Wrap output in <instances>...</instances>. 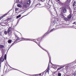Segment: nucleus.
Listing matches in <instances>:
<instances>
[{
  "label": "nucleus",
  "mask_w": 76,
  "mask_h": 76,
  "mask_svg": "<svg viewBox=\"0 0 76 76\" xmlns=\"http://www.w3.org/2000/svg\"><path fill=\"white\" fill-rule=\"evenodd\" d=\"M59 15L61 18H62L63 17V14L62 13H61Z\"/></svg>",
  "instance_id": "17"
},
{
  "label": "nucleus",
  "mask_w": 76,
  "mask_h": 76,
  "mask_svg": "<svg viewBox=\"0 0 76 76\" xmlns=\"http://www.w3.org/2000/svg\"><path fill=\"white\" fill-rule=\"evenodd\" d=\"M15 42H13L11 46L9 48H9H10V47H12V45H13L15 44V42H16V41H19L20 39L18 37H15Z\"/></svg>",
  "instance_id": "1"
},
{
  "label": "nucleus",
  "mask_w": 76,
  "mask_h": 76,
  "mask_svg": "<svg viewBox=\"0 0 76 76\" xmlns=\"http://www.w3.org/2000/svg\"><path fill=\"white\" fill-rule=\"evenodd\" d=\"M58 76H61V74L60 72H58Z\"/></svg>",
  "instance_id": "15"
},
{
  "label": "nucleus",
  "mask_w": 76,
  "mask_h": 76,
  "mask_svg": "<svg viewBox=\"0 0 76 76\" xmlns=\"http://www.w3.org/2000/svg\"><path fill=\"white\" fill-rule=\"evenodd\" d=\"M72 18V15H71V14H69L68 16V18H69V19H71V18Z\"/></svg>",
  "instance_id": "9"
},
{
  "label": "nucleus",
  "mask_w": 76,
  "mask_h": 76,
  "mask_svg": "<svg viewBox=\"0 0 76 76\" xmlns=\"http://www.w3.org/2000/svg\"><path fill=\"white\" fill-rule=\"evenodd\" d=\"M12 41L11 40H9L8 41V42L9 44H10V43H11Z\"/></svg>",
  "instance_id": "10"
},
{
  "label": "nucleus",
  "mask_w": 76,
  "mask_h": 76,
  "mask_svg": "<svg viewBox=\"0 0 76 76\" xmlns=\"http://www.w3.org/2000/svg\"><path fill=\"white\" fill-rule=\"evenodd\" d=\"M40 5H41V4L39 3H38L37 4H36V6H37V7H41L39 6Z\"/></svg>",
  "instance_id": "7"
},
{
  "label": "nucleus",
  "mask_w": 76,
  "mask_h": 76,
  "mask_svg": "<svg viewBox=\"0 0 76 76\" xmlns=\"http://www.w3.org/2000/svg\"><path fill=\"white\" fill-rule=\"evenodd\" d=\"M65 20H66V21H67L68 20H69V19L67 18H65Z\"/></svg>",
  "instance_id": "21"
},
{
  "label": "nucleus",
  "mask_w": 76,
  "mask_h": 76,
  "mask_svg": "<svg viewBox=\"0 0 76 76\" xmlns=\"http://www.w3.org/2000/svg\"><path fill=\"white\" fill-rule=\"evenodd\" d=\"M64 67V66H62L59 67L57 69V71H58V70H60L61 69H62V68H63V67Z\"/></svg>",
  "instance_id": "6"
},
{
  "label": "nucleus",
  "mask_w": 76,
  "mask_h": 76,
  "mask_svg": "<svg viewBox=\"0 0 76 76\" xmlns=\"http://www.w3.org/2000/svg\"><path fill=\"white\" fill-rule=\"evenodd\" d=\"M56 22V20H54V21H53V23H55Z\"/></svg>",
  "instance_id": "26"
},
{
  "label": "nucleus",
  "mask_w": 76,
  "mask_h": 76,
  "mask_svg": "<svg viewBox=\"0 0 76 76\" xmlns=\"http://www.w3.org/2000/svg\"><path fill=\"white\" fill-rule=\"evenodd\" d=\"M15 10L16 11H17V8H15Z\"/></svg>",
  "instance_id": "29"
},
{
  "label": "nucleus",
  "mask_w": 76,
  "mask_h": 76,
  "mask_svg": "<svg viewBox=\"0 0 76 76\" xmlns=\"http://www.w3.org/2000/svg\"><path fill=\"white\" fill-rule=\"evenodd\" d=\"M5 35H7V31H5Z\"/></svg>",
  "instance_id": "23"
},
{
  "label": "nucleus",
  "mask_w": 76,
  "mask_h": 76,
  "mask_svg": "<svg viewBox=\"0 0 76 76\" xmlns=\"http://www.w3.org/2000/svg\"><path fill=\"white\" fill-rule=\"evenodd\" d=\"M58 1H60V0H57Z\"/></svg>",
  "instance_id": "36"
},
{
  "label": "nucleus",
  "mask_w": 76,
  "mask_h": 76,
  "mask_svg": "<svg viewBox=\"0 0 76 76\" xmlns=\"http://www.w3.org/2000/svg\"><path fill=\"white\" fill-rule=\"evenodd\" d=\"M40 76L41 75V74H39Z\"/></svg>",
  "instance_id": "34"
},
{
  "label": "nucleus",
  "mask_w": 76,
  "mask_h": 76,
  "mask_svg": "<svg viewBox=\"0 0 76 76\" xmlns=\"http://www.w3.org/2000/svg\"><path fill=\"white\" fill-rule=\"evenodd\" d=\"M21 39L23 41V40H25L26 41H28V40H26V39H24V38H21Z\"/></svg>",
  "instance_id": "12"
},
{
  "label": "nucleus",
  "mask_w": 76,
  "mask_h": 76,
  "mask_svg": "<svg viewBox=\"0 0 76 76\" xmlns=\"http://www.w3.org/2000/svg\"><path fill=\"white\" fill-rule=\"evenodd\" d=\"M63 12L64 13H66L67 12V10H66V9H64L63 10Z\"/></svg>",
  "instance_id": "8"
},
{
  "label": "nucleus",
  "mask_w": 76,
  "mask_h": 76,
  "mask_svg": "<svg viewBox=\"0 0 76 76\" xmlns=\"http://www.w3.org/2000/svg\"><path fill=\"white\" fill-rule=\"evenodd\" d=\"M20 17H21V15H19L18 16H17V18L18 19L19 18H20Z\"/></svg>",
  "instance_id": "18"
},
{
  "label": "nucleus",
  "mask_w": 76,
  "mask_h": 76,
  "mask_svg": "<svg viewBox=\"0 0 76 76\" xmlns=\"http://www.w3.org/2000/svg\"><path fill=\"white\" fill-rule=\"evenodd\" d=\"M4 46L3 45H0V48H4Z\"/></svg>",
  "instance_id": "16"
},
{
  "label": "nucleus",
  "mask_w": 76,
  "mask_h": 76,
  "mask_svg": "<svg viewBox=\"0 0 76 76\" xmlns=\"http://www.w3.org/2000/svg\"><path fill=\"white\" fill-rule=\"evenodd\" d=\"M7 57V56H6V55H4V59H5V60H6Z\"/></svg>",
  "instance_id": "19"
},
{
  "label": "nucleus",
  "mask_w": 76,
  "mask_h": 76,
  "mask_svg": "<svg viewBox=\"0 0 76 76\" xmlns=\"http://www.w3.org/2000/svg\"><path fill=\"white\" fill-rule=\"evenodd\" d=\"M50 70V65H49V64H48V66L47 69V72H48V73H49V70Z\"/></svg>",
  "instance_id": "3"
},
{
  "label": "nucleus",
  "mask_w": 76,
  "mask_h": 76,
  "mask_svg": "<svg viewBox=\"0 0 76 76\" xmlns=\"http://www.w3.org/2000/svg\"><path fill=\"white\" fill-rule=\"evenodd\" d=\"M18 7H21V5L20 4H18L17 5Z\"/></svg>",
  "instance_id": "20"
},
{
  "label": "nucleus",
  "mask_w": 76,
  "mask_h": 76,
  "mask_svg": "<svg viewBox=\"0 0 76 76\" xmlns=\"http://www.w3.org/2000/svg\"><path fill=\"white\" fill-rule=\"evenodd\" d=\"M17 1H19V0H17Z\"/></svg>",
  "instance_id": "33"
},
{
  "label": "nucleus",
  "mask_w": 76,
  "mask_h": 76,
  "mask_svg": "<svg viewBox=\"0 0 76 76\" xmlns=\"http://www.w3.org/2000/svg\"><path fill=\"white\" fill-rule=\"evenodd\" d=\"M0 61H1L2 62L4 61V58L1 57L0 59Z\"/></svg>",
  "instance_id": "11"
},
{
  "label": "nucleus",
  "mask_w": 76,
  "mask_h": 76,
  "mask_svg": "<svg viewBox=\"0 0 76 76\" xmlns=\"http://www.w3.org/2000/svg\"><path fill=\"white\" fill-rule=\"evenodd\" d=\"M42 0L41 1H42Z\"/></svg>",
  "instance_id": "40"
},
{
  "label": "nucleus",
  "mask_w": 76,
  "mask_h": 76,
  "mask_svg": "<svg viewBox=\"0 0 76 76\" xmlns=\"http://www.w3.org/2000/svg\"><path fill=\"white\" fill-rule=\"evenodd\" d=\"M71 1V0H66V3H70Z\"/></svg>",
  "instance_id": "14"
},
{
  "label": "nucleus",
  "mask_w": 76,
  "mask_h": 76,
  "mask_svg": "<svg viewBox=\"0 0 76 76\" xmlns=\"http://www.w3.org/2000/svg\"><path fill=\"white\" fill-rule=\"evenodd\" d=\"M0 35L1 36V32H0Z\"/></svg>",
  "instance_id": "28"
},
{
  "label": "nucleus",
  "mask_w": 76,
  "mask_h": 76,
  "mask_svg": "<svg viewBox=\"0 0 76 76\" xmlns=\"http://www.w3.org/2000/svg\"><path fill=\"white\" fill-rule=\"evenodd\" d=\"M23 7H26V5L25 4L24 5Z\"/></svg>",
  "instance_id": "25"
},
{
  "label": "nucleus",
  "mask_w": 76,
  "mask_h": 76,
  "mask_svg": "<svg viewBox=\"0 0 76 76\" xmlns=\"http://www.w3.org/2000/svg\"><path fill=\"white\" fill-rule=\"evenodd\" d=\"M8 13H9V12H8L7 14H4L3 16H1V17H0V20H1V19H2V18H3L5 17V16H6V15H7Z\"/></svg>",
  "instance_id": "2"
},
{
  "label": "nucleus",
  "mask_w": 76,
  "mask_h": 76,
  "mask_svg": "<svg viewBox=\"0 0 76 76\" xmlns=\"http://www.w3.org/2000/svg\"><path fill=\"white\" fill-rule=\"evenodd\" d=\"M10 67H11H11H10Z\"/></svg>",
  "instance_id": "39"
},
{
  "label": "nucleus",
  "mask_w": 76,
  "mask_h": 76,
  "mask_svg": "<svg viewBox=\"0 0 76 76\" xmlns=\"http://www.w3.org/2000/svg\"><path fill=\"white\" fill-rule=\"evenodd\" d=\"M46 34H48V32H47Z\"/></svg>",
  "instance_id": "35"
},
{
  "label": "nucleus",
  "mask_w": 76,
  "mask_h": 76,
  "mask_svg": "<svg viewBox=\"0 0 76 76\" xmlns=\"http://www.w3.org/2000/svg\"><path fill=\"white\" fill-rule=\"evenodd\" d=\"M75 4H76V1H75L73 4V6H75Z\"/></svg>",
  "instance_id": "22"
},
{
  "label": "nucleus",
  "mask_w": 76,
  "mask_h": 76,
  "mask_svg": "<svg viewBox=\"0 0 76 76\" xmlns=\"http://www.w3.org/2000/svg\"><path fill=\"white\" fill-rule=\"evenodd\" d=\"M38 45L39 46V47H40V48H42L41 46H40V45Z\"/></svg>",
  "instance_id": "31"
},
{
  "label": "nucleus",
  "mask_w": 76,
  "mask_h": 76,
  "mask_svg": "<svg viewBox=\"0 0 76 76\" xmlns=\"http://www.w3.org/2000/svg\"><path fill=\"white\" fill-rule=\"evenodd\" d=\"M52 67L53 69H57V65H53L52 66Z\"/></svg>",
  "instance_id": "5"
},
{
  "label": "nucleus",
  "mask_w": 76,
  "mask_h": 76,
  "mask_svg": "<svg viewBox=\"0 0 76 76\" xmlns=\"http://www.w3.org/2000/svg\"><path fill=\"white\" fill-rule=\"evenodd\" d=\"M29 41H30V40H28Z\"/></svg>",
  "instance_id": "38"
},
{
  "label": "nucleus",
  "mask_w": 76,
  "mask_h": 76,
  "mask_svg": "<svg viewBox=\"0 0 76 76\" xmlns=\"http://www.w3.org/2000/svg\"><path fill=\"white\" fill-rule=\"evenodd\" d=\"M27 3L28 4H31V1L30 0L28 1L27 2Z\"/></svg>",
  "instance_id": "13"
},
{
  "label": "nucleus",
  "mask_w": 76,
  "mask_h": 76,
  "mask_svg": "<svg viewBox=\"0 0 76 76\" xmlns=\"http://www.w3.org/2000/svg\"><path fill=\"white\" fill-rule=\"evenodd\" d=\"M32 76H37V75H32Z\"/></svg>",
  "instance_id": "30"
},
{
  "label": "nucleus",
  "mask_w": 76,
  "mask_h": 76,
  "mask_svg": "<svg viewBox=\"0 0 76 76\" xmlns=\"http://www.w3.org/2000/svg\"><path fill=\"white\" fill-rule=\"evenodd\" d=\"M53 30H54L53 29H52V30H51L50 31V32H51V31H53Z\"/></svg>",
  "instance_id": "27"
},
{
  "label": "nucleus",
  "mask_w": 76,
  "mask_h": 76,
  "mask_svg": "<svg viewBox=\"0 0 76 76\" xmlns=\"http://www.w3.org/2000/svg\"><path fill=\"white\" fill-rule=\"evenodd\" d=\"M10 31H11V28H9L7 30L8 33L9 34H10Z\"/></svg>",
  "instance_id": "4"
},
{
  "label": "nucleus",
  "mask_w": 76,
  "mask_h": 76,
  "mask_svg": "<svg viewBox=\"0 0 76 76\" xmlns=\"http://www.w3.org/2000/svg\"><path fill=\"white\" fill-rule=\"evenodd\" d=\"M51 59V58H50V60H49V61H50V60Z\"/></svg>",
  "instance_id": "32"
},
{
  "label": "nucleus",
  "mask_w": 76,
  "mask_h": 76,
  "mask_svg": "<svg viewBox=\"0 0 76 76\" xmlns=\"http://www.w3.org/2000/svg\"><path fill=\"white\" fill-rule=\"evenodd\" d=\"M73 25H76V22H74V23H73Z\"/></svg>",
  "instance_id": "24"
},
{
  "label": "nucleus",
  "mask_w": 76,
  "mask_h": 76,
  "mask_svg": "<svg viewBox=\"0 0 76 76\" xmlns=\"http://www.w3.org/2000/svg\"><path fill=\"white\" fill-rule=\"evenodd\" d=\"M26 16V15H25V16Z\"/></svg>",
  "instance_id": "37"
}]
</instances>
